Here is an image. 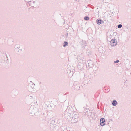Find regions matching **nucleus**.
Returning a JSON list of instances; mask_svg holds the SVG:
<instances>
[{"instance_id":"nucleus-1","label":"nucleus","mask_w":131,"mask_h":131,"mask_svg":"<svg viewBox=\"0 0 131 131\" xmlns=\"http://www.w3.org/2000/svg\"><path fill=\"white\" fill-rule=\"evenodd\" d=\"M68 114L70 115L71 117H72L71 118V117L70 118L71 122L75 123L78 121L79 115L77 113H76L75 114L74 113V115L72 114H70L69 113Z\"/></svg>"},{"instance_id":"nucleus-2","label":"nucleus","mask_w":131,"mask_h":131,"mask_svg":"<svg viewBox=\"0 0 131 131\" xmlns=\"http://www.w3.org/2000/svg\"><path fill=\"white\" fill-rule=\"evenodd\" d=\"M30 111L31 112L30 113L31 114V115L34 114L35 115H37V114H36V111H37V109L35 107L34 105H32L30 108Z\"/></svg>"},{"instance_id":"nucleus-3","label":"nucleus","mask_w":131,"mask_h":131,"mask_svg":"<svg viewBox=\"0 0 131 131\" xmlns=\"http://www.w3.org/2000/svg\"><path fill=\"white\" fill-rule=\"evenodd\" d=\"M85 61L80 60L78 61V67L80 69H81L83 68L84 65L85 63Z\"/></svg>"},{"instance_id":"nucleus-4","label":"nucleus","mask_w":131,"mask_h":131,"mask_svg":"<svg viewBox=\"0 0 131 131\" xmlns=\"http://www.w3.org/2000/svg\"><path fill=\"white\" fill-rule=\"evenodd\" d=\"M86 65L87 67L90 68L93 67V62L90 60H88L86 62Z\"/></svg>"},{"instance_id":"nucleus-5","label":"nucleus","mask_w":131,"mask_h":131,"mask_svg":"<svg viewBox=\"0 0 131 131\" xmlns=\"http://www.w3.org/2000/svg\"><path fill=\"white\" fill-rule=\"evenodd\" d=\"M116 41V40L115 39H112L110 41V44L112 46H114L116 45L117 43Z\"/></svg>"},{"instance_id":"nucleus-6","label":"nucleus","mask_w":131,"mask_h":131,"mask_svg":"<svg viewBox=\"0 0 131 131\" xmlns=\"http://www.w3.org/2000/svg\"><path fill=\"white\" fill-rule=\"evenodd\" d=\"M29 90L30 92L32 93H35L36 91V90L34 87H32L31 86L29 87Z\"/></svg>"},{"instance_id":"nucleus-7","label":"nucleus","mask_w":131,"mask_h":131,"mask_svg":"<svg viewBox=\"0 0 131 131\" xmlns=\"http://www.w3.org/2000/svg\"><path fill=\"white\" fill-rule=\"evenodd\" d=\"M105 121L104 119L103 118H102L101 119L100 121V123L101 126H104L105 125L104 122Z\"/></svg>"},{"instance_id":"nucleus-8","label":"nucleus","mask_w":131,"mask_h":131,"mask_svg":"<svg viewBox=\"0 0 131 131\" xmlns=\"http://www.w3.org/2000/svg\"><path fill=\"white\" fill-rule=\"evenodd\" d=\"M45 104L43 105V109H44V110L47 107V104L48 103V101H45L44 102Z\"/></svg>"},{"instance_id":"nucleus-9","label":"nucleus","mask_w":131,"mask_h":131,"mask_svg":"<svg viewBox=\"0 0 131 131\" xmlns=\"http://www.w3.org/2000/svg\"><path fill=\"white\" fill-rule=\"evenodd\" d=\"M97 24L100 25L101 23H103L104 22L103 20H102L100 19H97Z\"/></svg>"},{"instance_id":"nucleus-10","label":"nucleus","mask_w":131,"mask_h":131,"mask_svg":"<svg viewBox=\"0 0 131 131\" xmlns=\"http://www.w3.org/2000/svg\"><path fill=\"white\" fill-rule=\"evenodd\" d=\"M117 104V102L116 100H113L112 101V105L113 106H116Z\"/></svg>"},{"instance_id":"nucleus-11","label":"nucleus","mask_w":131,"mask_h":131,"mask_svg":"<svg viewBox=\"0 0 131 131\" xmlns=\"http://www.w3.org/2000/svg\"><path fill=\"white\" fill-rule=\"evenodd\" d=\"M15 49L18 52L21 51V49L20 48L19 46L17 47V48H16Z\"/></svg>"},{"instance_id":"nucleus-12","label":"nucleus","mask_w":131,"mask_h":131,"mask_svg":"<svg viewBox=\"0 0 131 131\" xmlns=\"http://www.w3.org/2000/svg\"><path fill=\"white\" fill-rule=\"evenodd\" d=\"M112 36L111 35L109 36H108L107 37V39L108 41H110V40L111 39Z\"/></svg>"},{"instance_id":"nucleus-13","label":"nucleus","mask_w":131,"mask_h":131,"mask_svg":"<svg viewBox=\"0 0 131 131\" xmlns=\"http://www.w3.org/2000/svg\"><path fill=\"white\" fill-rule=\"evenodd\" d=\"M5 56L6 57H5V59L4 60H5L6 61V62H7V61H8V58L7 55V54H5Z\"/></svg>"},{"instance_id":"nucleus-14","label":"nucleus","mask_w":131,"mask_h":131,"mask_svg":"<svg viewBox=\"0 0 131 131\" xmlns=\"http://www.w3.org/2000/svg\"><path fill=\"white\" fill-rule=\"evenodd\" d=\"M68 44V43L67 42L65 41L64 42V45H63V46L64 47H66V46H67Z\"/></svg>"},{"instance_id":"nucleus-15","label":"nucleus","mask_w":131,"mask_h":131,"mask_svg":"<svg viewBox=\"0 0 131 131\" xmlns=\"http://www.w3.org/2000/svg\"><path fill=\"white\" fill-rule=\"evenodd\" d=\"M84 19L86 20H89V18L88 17L85 16L84 18Z\"/></svg>"},{"instance_id":"nucleus-16","label":"nucleus","mask_w":131,"mask_h":131,"mask_svg":"<svg viewBox=\"0 0 131 131\" xmlns=\"http://www.w3.org/2000/svg\"><path fill=\"white\" fill-rule=\"evenodd\" d=\"M122 27V25L121 24H119L118 25V28H121Z\"/></svg>"},{"instance_id":"nucleus-17","label":"nucleus","mask_w":131,"mask_h":131,"mask_svg":"<svg viewBox=\"0 0 131 131\" xmlns=\"http://www.w3.org/2000/svg\"><path fill=\"white\" fill-rule=\"evenodd\" d=\"M119 62V61L118 60H116V61H114V63H118Z\"/></svg>"},{"instance_id":"nucleus-18","label":"nucleus","mask_w":131,"mask_h":131,"mask_svg":"<svg viewBox=\"0 0 131 131\" xmlns=\"http://www.w3.org/2000/svg\"><path fill=\"white\" fill-rule=\"evenodd\" d=\"M67 112V111H66L64 112V116H65V114H66Z\"/></svg>"},{"instance_id":"nucleus-19","label":"nucleus","mask_w":131,"mask_h":131,"mask_svg":"<svg viewBox=\"0 0 131 131\" xmlns=\"http://www.w3.org/2000/svg\"><path fill=\"white\" fill-rule=\"evenodd\" d=\"M33 3L34 4L35 3V1H33L32 2V3Z\"/></svg>"},{"instance_id":"nucleus-20","label":"nucleus","mask_w":131,"mask_h":131,"mask_svg":"<svg viewBox=\"0 0 131 131\" xmlns=\"http://www.w3.org/2000/svg\"><path fill=\"white\" fill-rule=\"evenodd\" d=\"M30 97L32 98V96H30Z\"/></svg>"},{"instance_id":"nucleus-21","label":"nucleus","mask_w":131,"mask_h":131,"mask_svg":"<svg viewBox=\"0 0 131 131\" xmlns=\"http://www.w3.org/2000/svg\"><path fill=\"white\" fill-rule=\"evenodd\" d=\"M33 84H34V85L35 86V85L34 83Z\"/></svg>"},{"instance_id":"nucleus-22","label":"nucleus","mask_w":131,"mask_h":131,"mask_svg":"<svg viewBox=\"0 0 131 131\" xmlns=\"http://www.w3.org/2000/svg\"><path fill=\"white\" fill-rule=\"evenodd\" d=\"M86 9H88V8L87 7H86Z\"/></svg>"},{"instance_id":"nucleus-23","label":"nucleus","mask_w":131,"mask_h":131,"mask_svg":"<svg viewBox=\"0 0 131 131\" xmlns=\"http://www.w3.org/2000/svg\"><path fill=\"white\" fill-rule=\"evenodd\" d=\"M30 82H31V81H30Z\"/></svg>"},{"instance_id":"nucleus-24","label":"nucleus","mask_w":131,"mask_h":131,"mask_svg":"<svg viewBox=\"0 0 131 131\" xmlns=\"http://www.w3.org/2000/svg\"><path fill=\"white\" fill-rule=\"evenodd\" d=\"M67 109H68V108H67Z\"/></svg>"},{"instance_id":"nucleus-25","label":"nucleus","mask_w":131,"mask_h":131,"mask_svg":"<svg viewBox=\"0 0 131 131\" xmlns=\"http://www.w3.org/2000/svg\"><path fill=\"white\" fill-rule=\"evenodd\" d=\"M75 1H76L77 0H75Z\"/></svg>"}]
</instances>
